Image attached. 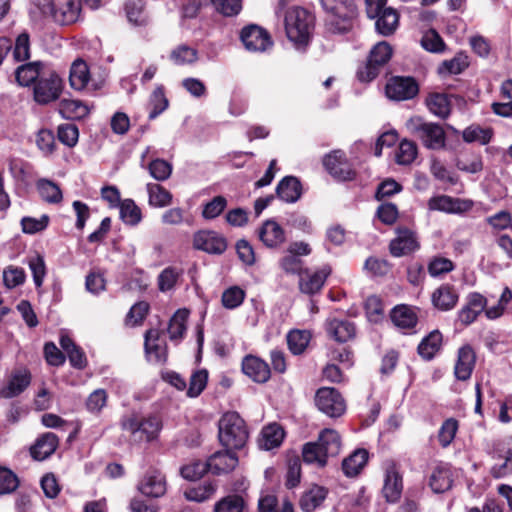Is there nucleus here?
<instances>
[{"mask_svg": "<svg viewBox=\"0 0 512 512\" xmlns=\"http://www.w3.org/2000/svg\"><path fill=\"white\" fill-rule=\"evenodd\" d=\"M276 192L281 200L294 203L302 194L301 183L296 177L286 176L277 185Z\"/></svg>", "mask_w": 512, "mask_h": 512, "instance_id": "nucleus-29", "label": "nucleus"}, {"mask_svg": "<svg viewBox=\"0 0 512 512\" xmlns=\"http://www.w3.org/2000/svg\"><path fill=\"white\" fill-rule=\"evenodd\" d=\"M426 105L431 113L440 118H447L451 112V100L447 94L431 93L426 99Z\"/></svg>", "mask_w": 512, "mask_h": 512, "instance_id": "nucleus-35", "label": "nucleus"}, {"mask_svg": "<svg viewBox=\"0 0 512 512\" xmlns=\"http://www.w3.org/2000/svg\"><path fill=\"white\" fill-rule=\"evenodd\" d=\"M249 431L245 421L237 412H227L219 420V439L221 444L230 450L245 447Z\"/></svg>", "mask_w": 512, "mask_h": 512, "instance_id": "nucleus-3", "label": "nucleus"}, {"mask_svg": "<svg viewBox=\"0 0 512 512\" xmlns=\"http://www.w3.org/2000/svg\"><path fill=\"white\" fill-rule=\"evenodd\" d=\"M330 274L331 268L328 265H324L314 272H306L300 277V290L306 294L319 292Z\"/></svg>", "mask_w": 512, "mask_h": 512, "instance_id": "nucleus-21", "label": "nucleus"}, {"mask_svg": "<svg viewBox=\"0 0 512 512\" xmlns=\"http://www.w3.org/2000/svg\"><path fill=\"white\" fill-rule=\"evenodd\" d=\"M245 296L246 293L242 288L231 286L222 293L221 302L226 309H235L243 303Z\"/></svg>", "mask_w": 512, "mask_h": 512, "instance_id": "nucleus-49", "label": "nucleus"}, {"mask_svg": "<svg viewBox=\"0 0 512 512\" xmlns=\"http://www.w3.org/2000/svg\"><path fill=\"white\" fill-rule=\"evenodd\" d=\"M417 156V146L414 142L403 140L396 152V161L401 165L411 164Z\"/></svg>", "mask_w": 512, "mask_h": 512, "instance_id": "nucleus-53", "label": "nucleus"}, {"mask_svg": "<svg viewBox=\"0 0 512 512\" xmlns=\"http://www.w3.org/2000/svg\"><path fill=\"white\" fill-rule=\"evenodd\" d=\"M121 427L129 432L135 441H150L158 435L161 423L155 416L139 418L136 414H129L122 418Z\"/></svg>", "mask_w": 512, "mask_h": 512, "instance_id": "nucleus-6", "label": "nucleus"}, {"mask_svg": "<svg viewBox=\"0 0 512 512\" xmlns=\"http://www.w3.org/2000/svg\"><path fill=\"white\" fill-rule=\"evenodd\" d=\"M462 136L465 142H478L482 145H485L491 141L493 131L490 128H482L478 125H471L463 131Z\"/></svg>", "mask_w": 512, "mask_h": 512, "instance_id": "nucleus-46", "label": "nucleus"}, {"mask_svg": "<svg viewBox=\"0 0 512 512\" xmlns=\"http://www.w3.org/2000/svg\"><path fill=\"white\" fill-rule=\"evenodd\" d=\"M385 93L392 100H408L417 95L418 85L411 77L395 76L388 80Z\"/></svg>", "mask_w": 512, "mask_h": 512, "instance_id": "nucleus-12", "label": "nucleus"}, {"mask_svg": "<svg viewBox=\"0 0 512 512\" xmlns=\"http://www.w3.org/2000/svg\"><path fill=\"white\" fill-rule=\"evenodd\" d=\"M158 329H150L145 333V352L149 362L155 364L164 363L167 359V345L160 337Z\"/></svg>", "mask_w": 512, "mask_h": 512, "instance_id": "nucleus-17", "label": "nucleus"}, {"mask_svg": "<svg viewBox=\"0 0 512 512\" xmlns=\"http://www.w3.org/2000/svg\"><path fill=\"white\" fill-rule=\"evenodd\" d=\"M486 222L492 229L497 231L512 228V216L506 210L499 211L496 214L487 217Z\"/></svg>", "mask_w": 512, "mask_h": 512, "instance_id": "nucleus-64", "label": "nucleus"}, {"mask_svg": "<svg viewBox=\"0 0 512 512\" xmlns=\"http://www.w3.org/2000/svg\"><path fill=\"white\" fill-rule=\"evenodd\" d=\"M259 512H294V510L292 504L288 501H285L278 509L276 497L266 495L259 500Z\"/></svg>", "mask_w": 512, "mask_h": 512, "instance_id": "nucleus-61", "label": "nucleus"}, {"mask_svg": "<svg viewBox=\"0 0 512 512\" xmlns=\"http://www.w3.org/2000/svg\"><path fill=\"white\" fill-rule=\"evenodd\" d=\"M326 496V489L315 485L302 495L300 499V507L305 512H312L323 503Z\"/></svg>", "mask_w": 512, "mask_h": 512, "instance_id": "nucleus-36", "label": "nucleus"}, {"mask_svg": "<svg viewBox=\"0 0 512 512\" xmlns=\"http://www.w3.org/2000/svg\"><path fill=\"white\" fill-rule=\"evenodd\" d=\"M245 502L241 496L229 495L218 501L215 505V512H243Z\"/></svg>", "mask_w": 512, "mask_h": 512, "instance_id": "nucleus-54", "label": "nucleus"}, {"mask_svg": "<svg viewBox=\"0 0 512 512\" xmlns=\"http://www.w3.org/2000/svg\"><path fill=\"white\" fill-rule=\"evenodd\" d=\"M149 105L151 107L149 119H155L158 115L167 109L168 100L162 87H158L152 92Z\"/></svg>", "mask_w": 512, "mask_h": 512, "instance_id": "nucleus-52", "label": "nucleus"}, {"mask_svg": "<svg viewBox=\"0 0 512 512\" xmlns=\"http://www.w3.org/2000/svg\"><path fill=\"white\" fill-rule=\"evenodd\" d=\"M408 127L429 149H441L445 145L446 135L442 126L436 123L424 122L421 118H412Z\"/></svg>", "mask_w": 512, "mask_h": 512, "instance_id": "nucleus-8", "label": "nucleus"}, {"mask_svg": "<svg viewBox=\"0 0 512 512\" xmlns=\"http://www.w3.org/2000/svg\"><path fill=\"white\" fill-rule=\"evenodd\" d=\"M125 10L130 23L135 26H145L148 24V17L144 12L142 0H128Z\"/></svg>", "mask_w": 512, "mask_h": 512, "instance_id": "nucleus-44", "label": "nucleus"}, {"mask_svg": "<svg viewBox=\"0 0 512 512\" xmlns=\"http://www.w3.org/2000/svg\"><path fill=\"white\" fill-rule=\"evenodd\" d=\"M138 489L145 496L154 498L161 497L166 492L165 479L159 472H149L139 483Z\"/></svg>", "mask_w": 512, "mask_h": 512, "instance_id": "nucleus-26", "label": "nucleus"}, {"mask_svg": "<svg viewBox=\"0 0 512 512\" xmlns=\"http://www.w3.org/2000/svg\"><path fill=\"white\" fill-rule=\"evenodd\" d=\"M216 491V485L211 482H205L197 487H192L185 491L187 500L203 502L209 499Z\"/></svg>", "mask_w": 512, "mask_h": 512, "instance_id": "nucleus-50", "label": "nucleus"}, {"mask_svg": "<svg viewBox=\"0 0 512 512\" xmlns=\"http://www.w3.org/2000/svg\"><path fill=\"white\" fill-rule=\"evenodd\" d=\"M242 371L253 381L265 383L270 378V368L262 359L248 355L242 361Z\"/></svg>", "mask_w": 512, "mask_h": 512, "instance_id": "nucleus-23", "label": "nucleus"}, {"mask_svg": "<svg viewBox=\"0 0 512 512\" xmlns=\"http://www.w3.org/2000/svg\"><path fill=\"white\" fill-rule=\"evenodd\" d=\"M58 442V437L54 433H44L36 440L35 444L31 447V456L38 461L47 459L56 450Z\"/></svg>", "mask_w": 512, "mask_h": 512, "instance_id": "nucleus-28", "label": "nucleus"}, {"mask_svg": "<svg viewBox=\"0 0 512 512\" xmlns=\"http://www.w3.org/2000/svg\"><path fill=\"white\" fill-rule=\"evenodd\" d=\"M188 317L189 311L187 309H179L172 316L168 326V334L171 340L178 341L183 338Z\"/></svg>", "mask_w": 512, "mask_h": 512, "instance_id": "nucleus-41", "label": "nucleus"}, {"mask_svg": "<svg viewBox=\"0 0 512 512\" xmlns=\"http://www.w3.org/2000/svg\"><path fill=\"white\" fill-rule=\"evenodd\" d=\"M369 454L365 449H357L342 462V470L347 477L357 476L365 467Z\"/></svg>", "mask_w": 512, "mask_h": 512, "instance_id": "nucleus-32", "label": "nucleus"}, {"mask_svg": "<svg viewBox=\"0 0 512 512\" xmlns=\"http://www.w3.org/2000/svg\"><path fill=\"white\" fill-rule=\"evenodd\" d=\"M325 11L329 14L326 20L327 30L333 34L350 31L357 17L354 0H321Z\"/></svg>", "mask_w": 512, "mask_h": 512, "instance_id": "nucleus-2", "label": "nucleus"}, {"mask_svg": "<svg viewBox=\"0 0 512 512\" xmlns=\"http://www.w3.org/2000/svg\"><path fill=\"white\" fill-rule=\"evenodd\" d=\"M442 334L439 330L429 333L418 345V353L425 360H431L440 350Z\"/></svg>", "mask_w": 512, "mask_h": 512, "instance_id": "nucleus-37", "label": "nucleus"}, {"mask_svg": "<svg viewBox=\"0 0 512 512\" xmlns=\"http://www.w3.org/2000/svg\"><path fill=\"white\" fill-rule=\"evenodd\" d=\"M15 78L20 86L32 87L33 99L40 105L58 100L64 88L62 77L41 61L20 65Z\"/></svg>", "mask_w": 512, "mask_h": 512, "instance_id": "nucleus-1", "label": "nucleus"}, {"mask_svg": "<svg viewBox=\"0 0 512 512\" xmlns=\"http://www.w3.org/2000/svg\"><path fill=\"white\" fill-rule=\"evenodd\" d=\"M60 113L69 119H80L88 113V107L78 100H62L59 107Z\"/></svg>", "mask_w": 512, "mask_h": 512, "instance_id": "nucleus-45", "label": "nucleus"}, {"mask_svg": "<svg viewBox=\"0 0 512 512\" xmlns=\"http://www.w3.org/2000/svg\"><path fill=\"white\" fill-rule=\"evenodd\" d=\"M328 334L338 342H346L355 336V326L347 320L331 319L327 322Z\"/></svg>", "mask_w": 512, "mask_h": 512, "instance_id": "nucleus-33", "label": "nucleus"}, {"mask_svg": "<svg viewBox=\"0 0 512 512\" xmlns=\"http://www.w3.org/2000/svg\"><path fill=\"white\" fill-rule=\"evenodd\" d=\"M208 381V373L206 370L195 371L189 381L186 395L190 398L198 397L205 389Z\"/></svg>", "mask_w": 512, "mask_h": 512, "instance_id": "nucleus-51", "label": "nucleus"}, {"mask_svg": "<svg viewBox=\"0 0 512 512\" xmlns=\"http://www.w3.org/2000/svg\"><path fill=\"white\" fill-rule=\"evenodd\" d=\"M376 18L375 25L380 34L388 36L394 33L399 22V15L396 10L393 8L384 9Z\"/></svg>", "mask_w": 512, "mask_h": 512, "instance_id": "nucleus-40", "label": "nucleus"}, {"mask_svg": "<svg viewBox=\"0 0 512 512\" xmlns=\"http://www.w3.org/2000/svg\"><path fill=\"white\" fill-rule=\"evenodd\" d=\"M419 243L414 232L399 229L397 236L390 242V252L395 257H401L418 249Z\"/></svg>", "mask_w": 512, "mask_h": 512, "instance_id": "nucleus-19", "label": "nucleus"}, {"mask_svg": "<svg viewBox=\"0 0 512 512\" xmlns=\"http://www.w3.org/2000/svg\"><path fill=\"white\" fill-rule=\"evenodd\" d=\"M317 443L328 457H335L341 450V437L339 433L330 428L323 429L318 436Z\"/></svg>", "mask_w": 512, "mask_h": 512, "instance_id": "nucleus-34", "label": "nucleus"}, {"mask_svg": "<svg viewBox=\"0 0 512 512\" xmlns=\"http://www.w3.org/2000/svg\"><path fill=\"white\" fill-rule=\"evenodd\" d=\"M469 66V59L468 56L459 53L451 60L444 61L438 71L440 74H460L463 72L467 67Z\"/></svg>", "mask_w": 512, "mask_h": 512, "instance_id": "nucleus-48", "label": "nucleus"}, {"mask_svg": "<svg viewBox=\"0 0 512 512\" xmlns=\"http://www.w3.org/2000/svg\"><path fill=\"white\" fill-rule=\"evenodd\" d=\"M147 193L150 206L162 208L169 206L172 203V194L160 184H147Z\"/></svg>", "mask_w": 512, "mask_h": 512, "instance_id": "nucleus-39", "label": "nucleus"}, {"mask_svg": "<svg viewBox=\"0 0 512 512\" xmlns=\"http://www.w3.org/2000/svg\"><path fill=\"white\" fill-rule=\"evenodd\" d=\"M311 340V334L307 330H291L287 334V344L289 350L294 355H299L305 351Z\"/></svg>", "mask_w": 512, "mask_h": 512, "instance_id": "nucleus-43", "label": "nucleus"}, {"mask_svg": "<svg viewBox=\"0 0 512 512\" xmlns=\"http://www.w3.org/2000/svg\"><path fill=\"white\" fill-rule=\"evenodd\" d=\"M241 41L245 48L252 52H264L273 45L269 33L257 25L243 28L241 31Z\"/></svg>", "mask_w": 512, "mask_h": 512, "instance_id": "nucleus-13", "label": "nucleus"}, {"mask_svg": "<svg viewBox=\"0 0 512 512\" xmlns=\"http://www.w3.org/2000/svg\"><path fill=\"white\" fill-rule=\"evenodd\" d=\"M226 206V198L223 196H216L204 205L202 216L205 219H214L224 211Z\"/></svg>", "mask_w": 512, "mask_h": 512, "instance_id": "nucleus-62", "label": "nucleus"}, {"mask_svg": "<svg viewBox=\"0 0 512 512\" xmlns=\"http://www.w3.org/2000/svg\"><path fill=\"white\" fill-rule=\"evenodd\" d=\"M315 403L318 409L331 418L340 417L346 411V403L342 395L331 387L317 390Z\"/></svg>", "mask_w": 512, "mask_h": 512, "instance_id": "nucleus-9", "label": "nucleus"}, {"mask_svg": "<svg viewBox=\"0 0 512 512\" xmlns=\"http://www.w3.org/2000/svg\"><path fill=\"white\" fill-rule=\"evenodd\" d=\"M458 430V421L449 418L443 422L438 433V440L442 447H448L455 438Z\"/></svg>", "mask_w": 512, "mask_h": 512, "instance_id": "nucleus-56", "label": "nucleus"}, {"mask_svg": "<svg viewBox=\"0 0 512 512\" xmlns=\"http://www.w3.org/2000/svg\"><path fill=\"white\" fill-rule=\"evenodd\" d=\"M31 383V373L25 367L13 369L0 386V397L5 399L20 395Z\"/></svg>", "mask_w": 512, "mask_h": 512, "instance_id": "nucleus-11", "label": "nucleus"}, {"mask_svg": "<svg viewBox=\"0 0 512 512\" xmlns=\"http://www.w3.org/2000/svg\"><path fill=\"white\" fill-rule=\"evenodd\" d=\"M121 220L130 226H136L142 220L141 209L132 199H124L118 206Z\"/></svg>", "mask_w": 512, "mask_h": 512, "instance_id": "nucleus-42", "label": "nucleus"}, {"mask_svg": "<svg viewBox=\"0 0 512 512\" xmlns=\"http://www.w3.org/2000/svg\"><path fill=\"white\" fill-rule=\"evenodd\" d=\"M392 47L385 41H381L373 46L370 51L366 64L359 67L357 77L361 82H370L375 79L383 66H385L392 57Z\"/></svg>", "mask_w": 512, "mask_h": 512, "instance_id": "nucleus-7", "label": "nucleus"}, {"mask_svg": "<svg viewBox=\"0 0 512 512\" xmlns=\"http://www.w3.org/2000/svg\"><path fill=\"white\" fill-rule=\"evenodd\" d=\"M180 271L174 267L165 268L158 276V288L161 292L172 290L180 276Z\"/></svg>", "mask_w": 512, "mask_h": 512, "instance_id": "nucleus-57", "label": "nucleus"}, {"mask_svg": "<svg viewBox=\"0 0 512 512\" xmlns=\"http://www.w3.org/2000/svg\"><path fill=\"white\" fill-rule=\"evenodd\" d=\"M458 299L457 291L449 284L439 286L431 295L433 306L440 311L452 310L456 306Z\"/></svg>", "mask_w": 512, "mask_h": 512, "instance_id": "nucleus-25", "label": "nucleus"}, {"mask_svg": "<svg viewBox=\"0 0 512 512\" xmlns=\"http://www.w3.org/2000/svg\"><path fill=\"white\" fill-rule=\"evenodd\" d=\"M313 28L314 16L306 9L292 7L286 12V35L297 47L308 44Z\"/></svg>", "mask_w": 512, "mask_h": 512, "instance_id": "nucleus-4", "label": "nucleus"}, {"mask_svg": "<svg viewBox=\"0 0 512 512\" xmlns=\"http://www.w3.org/2000/svg\"><path fill=\"white\" fill-rule=\"evenodd\" d=\"M33 4L59 25L74 24L81 16V0H33Z\"/></svg>", "mask_w": 512, "mask_h": 512, "instance_id": "nucleus-5", "label": "nucleus"}, {"mask_svg": "<svg viewBox=\"0 0 512 512\" xmlns=\"http://www.w3.org/2000/svg\"><path fill=\"white\" fill-rule=\"evenodd\" d=\"M37 189L41 198L49 203H59L62 200V192L58 185L47 179L37 182Z\"/></svg>", "mask_w": 512, "mask_h": 512, "instance_id": "nucleus-47", "label": "nucleus"}, {"mask_svg": "<svg viewBox=\"0 0 512 512\" xmlns=\"http://www.w3.org/2000/svg\"><path fill=\"white\" fill-rule=\"evenodd\" d=\"M258 235L261 242L269 248H276L286 240L284 229L275 220L265 221L259 228Z\"/></svg>", "mask_w": 512, "mask_h": 512, "instance_id": "nucleus-22", "label": "nucleus"}, {"mask_svg": "<svg viewBox=\"0 0 512 512\" xmlns=\"http://www.w3.org/2000/svg\"><path fill=\"white\" fill-rule=\"evenodd\" d=\"M227 449L211 455L206 461L208 470L213 474H224L233 471L238 465V457Z\"/></svg>", "mask_w": 512, "mask_h": 512, "instance_id": "nucleus-20", "label": "nucleus"}, {"mask_svg": "<svg viewBox=\"0 0 512 512\" xmlns=\"http://www.w3.org/2000/svg\"><path fill=\"white\" fill-rule=\"evenodd\" d=\"M403 489L402 477L397 465L393 461L385 464V478L383 486V495L388 502L398 501Z\"/></svg>", "mask_w": 512, "mask_h": 512, "instance_id": "nucleus-18", "label": "nucleus"}, {"mask_svg": "<svg viewBox=\"0 0 512 512\" xmlns=\"http://www.w3.org/2000/svg\"><path fill=\"white\" fill-rule=\"evenodd\" d=\"M473 207V202L468 199L454 198L448 195H438L429 199L428 208L433 211H441L449 214H462Z\"/></svg>", "mask_w": 512, "mask_h": 512, "instance_id": "nucleus-14", "label": "nucleus"}, {"mask_svg": "<svg viewBox=\"0 0 512 512\" xmlns=\"http://www.w3.org/2000/svg\"><path fill=\"white\" fill-rule=\"evenodd\" d=\"M69 82L71 88L77 91L95 92L102 87L103 82L95 80L89 67L82 59L75 60L70 68Z\"/></svg>", "mask_w": 512, "mask_h": 512, "instance_id": "nucleus-10", "label": "nucleus"}, {"mask_svg": "<svg viewBox=\"0 0 512 512\" xmlns=\"http://www.w3.org/2000/svg\"><path fill=\"white\" fill-rule=\"evenodd\" d=\"M284 436V430L279 424H269L265 426L261 431V435L258 441L259 447L264 450H271L276 448L282 443Z\"/></svg>", "mask_w": 512, "mask_h": 512, "instance_id": "nucleus-30", "label": "nucleus"}, {"mask_svg": "<svg viewBox=\"0 0 512 512\" xmlns=\"http://www.w3.org/2000/svg\"><path fill=\"white\" fill-rule=\"evenodd\" d=\"M107 400V392L104 389H96L88 396L86 408L89 412L98 414L106 406Z\"/></svg>", "mask_w": 512, "mask_h": 512, "instance_id": "nucleus-59", "label": "nucleus"}, {"mask_svg": "<svg viewBox=\"0 0 512 512\" xmlns=\"http://www.w3.org/2000/svg\"><path fill=\"white\" fill-rule=\"evenodd\" d=\"M452 470L448 464L436 465L429 477V486L435 493H443L452 486Z\"/></svg>", "mask_w": 512, "mask_h": 512, "instance_id": "nucleus-27", "label": "nucleus"}, {"mask_svg": "<svg viewBox=\"0 0 512 512\" xmlns=\"http://www.w3.org/2000/svg\"><path fill=\"white\" fill-rule=\"evenodd\" d=\"M193 246L210 254H221L227 248L226 239L215 231L202 230L194 234Z\"/></svg>", "mask_w": 512, "mask_h": 512, "instance_id": "nucleus-15", "label": "nucleus"}, {"mask_svg": "<svg viewBox=\"0 0 512 512\" xmlns=\"http://www.w3.org/2000/svg\"><path fill=\"white\" fill-rule=\"evenodd\" d=\"M18 485L17 476L10 469L0 467V495L14 492Z\"/></svg>", "mask_w": 512, "mask_h": 512, "instance_id": "nucleus-60", "label": "nucleus"}, {"mask_svg": "<svg viewBox=\"0 0 512 512\" xmlns=\"http://www.w3.org/2000/svg\"><path fill=\"white\" fill-rule=\"evenodd\" d=\"M323 164L328 172L338 180H351L355 176V171L346 161L344 152L340 150L328 154L324 158Z\"/></svg>", "mask_w": 512, "mask_h": 512, "instance_id": "nucleus-16", "label": "nucleus"}, {"mask_svg": "<svg viewBox=\"0 0 512 512\" xmlns=\"http://www.w3.org/2000/svg\"><path fill=\"white\" fill-rule=\"evenodd\" d=\"M391 320L400 329H413L418 321L414 308L407 305H398L391 311Z\"/></svg>", "mask_w": 512, "mask_h": 512, "instance_id": "nucleus-31", "label": "nucleus"}, {"mask_svg": "<svg viewBox=\"0 0 512 512\" xmlns=\"http://www.w3.org/2000/svg\"><path fill=\"white\" fill-rule=\"evenodd\" d=\"M302 457L305 463L313 464L320 468L326 466L329 458L317 441L304 444Z\"/></svg>", "mask_w": 512, "mask_h": 512, "instance_id": "nucleus-38", "label": "nucleus"}, {"mask_svg": "<svg viewBox=\"0 0 512 512\" xmlns=\"http://www.w3.org/2000/svg\"><path fill=\"white\" fill-rule=\"evenodd\" d=\"M476 355L471 346L465 345L458 351V357L454 368L458 380L465 381L470 378L475 366Z\"/></svg>", "mask_w": 512, "mask_h": 512, "instance_id": "nucleus-24", "label": "nucleus"}, {"mask_svg": "<svg viewBox=\"0 0 512 512\" xmlns=\"http://www.w3.org/2000/svg\"><path fill=\"white\" fill-rule=\"evenodd\" d=\"M207 471L208 466L206 462L193 461L181 468V475L187 480L195 481L201 478Z\"/></svg>", "mask_w": 512, "mask_h": 512, "instance_id": "nucleus-63", "label": "nucleus"}, {"mask_svg": "<svg viewBox=\"0 0 512 512\" xmlns=\"http://www.w3.org/2000/svg\"><path fill=\"white\" fill-rule=\"evenodd\" d=\"M421 46L433 53L443 52L445 44L440 35L435 30H429L424 33L421 39Z\"/></svg>", "mask_w": 512, "mask_h": 512, "instance_id": "nucleus-58", "label": "nucleus"}, {"mask_svg": "<svg viewBox=\"0 0 512 512\" xmlns=\"http://www.w3.org/2000/svg\"><path fill=\"white\" fill-rule=\"evenodd\" d=\"M28 266L33 275L36 287H41L46 276V265L42 256L35 254L28 258Z\"/></svg>", "mask_w": 512, "mask_h": 512, "instance_id": "nucleus-55", "label": "nucleus"}]
</instances>
